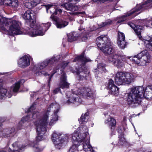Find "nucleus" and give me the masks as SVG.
I'll return each instance as SVG.
<instances>
[{
  "mask_svg": "<svg viewBox=\"0 0 152 152\" xmlns=\"http://www.w3.org/2000/svg\"><path fill=\"white\" fill-rule=\"evenodd\" d=\"M88 113H86L84 115H82L80 119L79 120L80 123L81 124H84L87 122L89 118Z\"/></svg>",
  "mask_w": 152,
  "mask_h": 152,
  "instance_id": "c9c22d12",
  "label": "nucleus"
},
{
  "mask_svg": "<svg viewBox=\"0 0 152 152\" xmlns=\"http://www.w3.org/2000/svg\"><path fill=\"white\" fill-rule=\"evenodd\" d=\"M4 85L3 80L2 79H0V99H4L6 97L8 98L11 97L12 93V91L11 88L6 89L1 88Z\"/></svg>",
  "mask_w": 152,
  "mask_h": 152,
  "instance_id": "9b49d317",
  "label": "nucleus"
},
{
  "mask_svg": "<svg viewBox=\"0 0 152 152\" xmlns=\"http://www.w3.org/2000/svg\"><path fill=\"white\" fill-rule=\"evenodd\" d=\"M147 41L148 42L146 43V48L148 50L152 51V37Z\"/></svg>",
  "mask_w": 152,
  "mask_h": 152,
  "instance_id": "58836bf2",
  "label": "nucleus"
},
{
  "mask_svg": "<svg viewBox=\"0 0 152 152\" xmlns=\"http://www.w3.org/2000/svg\"><path fill=\"white\" fill-rule=\"evenodd\" d=\"M132 89L142 98L144 97L145 89L142 86H139L133 88Z\"/></svg>",
  "mask_w": 152,
  "mask_h": 152,
  "instance_id": "a878e982",
  "label": "nucleus"
},
{
  "mask_svg": "<svg viewBox=\"0 0 152 152\" xmlns=\"http://www.w3.org/2000/svg\"><path fill=\"white\" fill-rule=\"evenodd\" d=\"M44 6L46 7L47 13L48 12V10H50V12L51 14H52L50 18L52 19V20L54 21H56L57 20V17L54 15H57L56 11V6L53 7L52 5L49 4L45 5Z\"/></svg>",
  "mask_w": 152,
  "mask_h": 152,
  "instance_id": "6ab92c4d",
  "label": "nucleus"
},
{
  "mask_svg": "<svg viewBox=\"0 0 152 152\" xmlns=\"http://www.w3.org/2000/svg\"><path fill=\"white\" fill-rule=\"evenodd\" d=\"M68 41L71 42L77 40L78 37V34L76 32H73L69 33L67 35Z\"/></svg>",
  "mask_w": 152,
  "mask_h": 152,
  "instance_id": "7c9ffc66",
  "label": "nucleus"
},
{
  "mask_svg": "<svg viewBox=\"0 0 152 152\" xmlns=\"http://www.w3.org/2000/svg\"><path fill=\"white\" fill-rule=\"evenodd\" d=\"M125 73L122 72H117L116 75L115 83L118 85L125 84Z\"/></svg>",
  "mask_w": 152,
  "mask_h": 152,
  "instance_id": "dca6fc26",
  "label": "nucleus"
},
{
  "mask_svg": "<svg viewBox=\"0 0 152 152\" xmlns=\"http://www.w3.org/2000/svg\"><path fill=\"white\" fill-rule=\"evenodd\" d=\"M24 4L25 7L29 9H31L37 5V3L34 0H26Z\"/></svg>",
  "mask_w": 152,
  "mask_h": 152,
  "instance_id": "473e14b6",
  "label": "nucleus"
},
{
  "mask_svg": "<svg viewBox=\"0 0 152 152\" xmlns=\"http://www.w3.org/2000/svg\"><path fill=\"white\" fill-rule=\"evenodd\" d=\"M71 138H72L73 140L75 141V144L78 145H80V142L81 141L84 140V139H85L83 138V137H81V135H80V137H79L78 133H75L72 135V134H70L68 136L66 135H65L64 136L63 139H64V141L65 142V144L67 142L68 139Z\"/></svg>",
  "mask_w": 152,
  "mask_h": 152,
  "instance_id": "4468645a",
  "label": "nucleus"
},
{
  "mask_svg": "<svg viewBox=\"0 0 152 152\" xmlns=\"http://www.w3.org/2000/svg\"><path fill=\"white\" fill-rule=\"evenodd\" d=\"M56 13H57V15L59 13H61L62 12V10L61 9H58L57 7L56 6Z\"/></svg>",
  "mask_w": 152,
  "mask_h": 152,
  "instance_id": "5fc2aeb1",
  "label": "nucleus"
},
{
  "mask_svg": "<svg viewBox=\"0 0 152 152\" xmlns=\"http://www.w3.org/2000/svg\"><path fill=\"white\" fill-rule=\"evenodd\" d=\"M66 77L64 74H63L60 78V81L58 84L60 88L62 89L68 88L69 87V84L66 81Z\"/></svg>",
  "mask_w": 152,
  "mask_h": 152,
  "instance_id": "aec40b11",
  "label": "nucleus"
},
{
  "mask_svg": "<svg viewBox=\"0 0 152 152\" xmlns=\"http://www.w3.org/2000/svg\"><path fill=\"white\" fill-rule=\"evenodd\" d=\"M121 40H125V35L124 33L118 31L117 41Z\"/></svg>",
  "mask_w": 152,
  "mask_h": 152,
  "instance_id": "a19ab883",
  "label": "nucleus"
},
{
  "mask_svg": "<svg viewBox=\"0 0 152 152\" xmlns=\"http://www.w3.org/2000/svg\"><path fill=\"white\" fill-rule=\"evenodd\" d=\"M105 22L107 26L112 24V21L110 19L107 20L105 21Z\"/></svg>",
  "mask_w": 152,
  "mask_h": 152,
  "instance_id": "4d7b16f0",
  "label": "nucleus"
},
{
  "mask_svg": "<svg viewBox=\"0 0 152 152\" xmlns=\"http://www.w3.org/2000/svg\"><path fill=\"white\" fill-rule=\"evenodd\" d=\"M106 86L109 91V93L115 96L118 95L119 88L114 84V81L112 79L109 80Z\"/></svg>",
  "mask_w": 152,
  "mask_h": 152,
  "instance_id": "ddd939ff",
  "label": "nucleus"
},
{
  "mask_svg": "<svg viewBox=\"0 0 152 152\" xmlns=\"http://www.w3.org/2000/svg\"><path fill=\"white\" fill-rule=\"evenodd\" d=\"M105 123L108 124L112 132L114 133L116 123L115 119L110 117L109 118L105 121Z\"/></svg>",
  "mask_w": 152,
  "mask_h": 152,
  "instance_id": "bb28decb",
  "label": "nucleus"
},
{
  "mask_svg": "<svg viewBox=\"0 0 152 152\" xmlns=\"http://www.w3.org/2000/svg\"><path fill=\"white\" fill-rule=\"evenodd\" d=\"M57 58L56 57H53L49 60H47L42 62L40 64L37 65L36 66L37 71L36 72L37 75H44L45 76H46L48 75L47 73H45L44 71H42V69L44 68L48 65H52L53 63L57 61Z\"/></svg>",
  "mask_w": 152,
  "mask_h": 152,
  "instance_id": "39448f33",
  "label": "nucleus"
},
{
  "mask_svg": "<svg viewBox=\"0 0 152 152\" xmlns=\"http://www.w3.org/2000/svg\"><path fill=\"white\" fill-rule=\"evenodd\" d=\"M77 61L81 62L83 64L91 61L90 59L88 58L85 56L84 54H82L76 57L73 61V62Z\"/></svg>",
  "mask_w": 152,
  "mask_h": 152,
  "instance_id": "cd10ccee",
  "label": "nucleus"
},
{
  "mask_svg": "<svg viewBox=\"0 0 152 152\" xmlns=\"http://www.w3.org/2000/svg\"><path fill=\"white\" fill-rule=\"evenodd\" d=\"M69 62H66L64 63L61 68V69H63L65 67H66L68 64Z\"/></svg>",
  "mask_w": 152,
  "mask_h": 152,
  "instance_id": "680f3d73",
  "label": "nucleus"
},
{
  "mask_svg": "<svg viewBox=\"0 0 152 152\" xmlns=\"http://www.w3.org/2000/svg\"><path fill=\"white\" fill-rule=\"evenodd\" d=\"M84 73V72H81L79 73L78 72L77 73V75H79V76L81 80H83V78H84L86 77V75H83Z\"/></svg>",
  "mask_w": 152,
  "mask_h": 152,
  "instance_id": "09e8293b",
  "label": "nucleus"
},
{
  "mask_svg": "<svg viewBox=\"0 0 152 152\" xmlns=\"http://www.w3.org/2000/svg\"><path fill=\"white\" fill-rule=\"evenodd\" d=\"M4 121V120H3L2 119H1V118L0 117V122H2Z\"/></svg>",
  "mask_w": 152,
  "mask_h": 152,
  "instance_id": "69168bd1",
  "label": "nucleus"
},
{
  "mask_svg": "<svg viewBox=\"0 0 152 152\" xmlns=\"http://www.w3.org/2000/svg\"><path fill=\"white\" fill-rule=\"evenodd\" d=\"M99 26L100 27H104L105 26H107V24H106V22H102L100 25Z\"/></svg>",
  "mask_w": 152,
  "mask_h": 152,
  "instance_id": "bf43d9fd",
  "label": "nucleus"
},
{
  "mask_svg": "<svg viewBox=\"0 0 152 152\" xmlns=\"http://www.w3.org/2000/svg\"><path fill=\"white\" fill-rule=\"evenodd\" d=\"M94 2L99 3L104 2H105L104 0H92Z\"/></svg>",
  "mask_w": 152,
  "mask_h": 152,
  "instance_id": "052dcab7",
  "label": "nucleus"
},
{
  "mask_svg": "<svg viewBox=\"0 0 152 152\" xmlns=\"http://www.w3.org/2000/svg\"><path fill=\"white\" fill-rule=\"evenodd\" d=\"M77 93L78 95H81L84 96L89 97L91 96V92L89 88H79L78 90H77Z\"/></svg>",
  "mask_w": 152,
  "mask_h": 152,
  "instance_id": "4be33fe9",
  "label": "nucleus"
},
{
  "mask_svg": "<svg viewBox=\"0 0 152 152\" xmlns=\"http://www.w3.org/2000/svg\"><path fill=\"white\" fill-rule=\"evenodd\" d=\"M55 21L56 22V25L57 27L59 28L65 27L68 24V22L65 20H61L58 21L57 18V20Z\"/></svg>",
  "mask_w": 152,
  "mask_h": 152,
  "instance_id": "f704fd0d",
  "label": "nucleus"
},
{
  "mask_svg": "<svg viewBox=\"0 0 152 152\" xmlns=\"http://www.w3.org/2000/svg\"><path fill=\"white\" fill-rule=\"evenodd\" d=\"M128 96V104L130 106L135 107L141 103L142 98L132 89Z\"/></svg>",
  "mask_w": 152,
  "mask_h": 152,
  "instance_id": "20e7f679",
  "label": "nucleus"
},
{
  "mask_svg": "<svg viewBox=\"0 0 152 152\" xmlns=\"http://www.w3.org/2000/svg\"><path fill=\"white\" fill-rule=\"evenodd\" d=\"M152 2V0H148L147 1H146L144 3H143V4H139L138 5H143V4H145L146 5H148V7H147V8H145V9H142V11L145 10V9H149L150 8H151V4H150V3Z\"/></svg>",
  "mask_w": 152,
  "mask_h": 152,
  "instance_id": "c03bdc74",
  "label": "nucleus"
},
{
  "mask_svg": "<svg viewBox=\"0 0 152 152\" xmlns=\"http://www.w3.org/2000/svg\"><path fill=\"white\" fill-rule=\"evenodd\" d=\"M39 115V113L38 112H34L32 114V118H33V119H35L36 118L38 117Z\"/></svg>",
  "mask_w": 152,
  "mask_h": 152,
  "instance_id": "de8ad7c7",
  "label": "nucleus"
},
{
  "mask_svg": "<svg viewBox=\"0 0 152 152\" xmlns=\"http://www.w3.org/2000/svg\"><path fill=\"white\" fill-rule=\"evenodd\" d=\"M25 80L23 79H21L18 82L16 83L11 87V89L12 92H16L18 91L20 87V85L21 83H24Z\"/></svg>",
  "mask_w": 152,
  "mask_h": 152,
  "instance_id": "c756f323",
  "label": "nucleus"
},
{
  "mask_svg": "<svg viewBox=\"0 0 152 152\" xmlns=\"http://www.w3.org/2000/svg\"><path fill=\"white\" fill-rule=\"evenodd\" d=\"M105 22L107 26L112 24V21L110 19L107 20L105 21Z\"/></svg>",
  "mask_w": 152,
  "mask_h": 152,
  "instance_id": "6e6d98bb",
  "label": "nucleus"
},
{
  "mask_svg": "<svg viewBox=\"0 0 152 152\" xmlns=\"http://www.w3.org/2000/svg\"><path fill=\"white\" fill-rule=\"evenodd\" d=\"M97 46L101 50L105 46L109 45L110 41L107 35H102L98 37L96 40Z\"/></svg>",
  "mask_w": 152,
  "mask_h": 152,
  "instance_id": "1a4fd4ad",
  "label": "nucleus"
},
{
  "mask_svg": "<svg viewBox=\"0 0 152 152\" xmlns=\"http://www.w3.org/2000/svg\"><path fill=\"white\" fill-rule=\"evenodd\" d=\"M61 134H59L56 132H54L52 134V139L53 142L56 148L58 149H60L63 146V144H65L64 139V137L63 138L59 140Z\"/></svg>",
  "mask_w": 152,
  "mask_h": 152,
  "instance_id": "9d476101",
  "label": "nucleus"
},
{
  "mask_svg": "<svg viewBox=\"0 0 152 152\" xmlns=\"http://www.w3.org/2000/svg\"><path fill=\"white\" fill-rule=\"evenodd\" d=\"M0 3L5 6L11 7L12 8L16 9L18 6L17 0H0Z\"/></svg>",
  "mask_w": 152,
  "mask_h": 152,
  "instance_id": "a211bd4d",
  "label": "nucleus"
},
{
  "mask_svg": "<svg viewBox=\"0 0 152 152\" xmlns=\"http://www.w3.org/2000/svg\"><path fill=\"white\" fill-rule=\"evenodd\" d=\"M36 107V104H33L30 108H28L26 111V113H29L30 112L33 110H34Z\"/></svg>",
  "mask_w": 152,
  "mask_h": 152,
  "instance_id": "49530a36",
  "label": "nucleus"
},
{
  "mask_svg": "<svg viewBox=\"0 0 152 152\" xmlns=\"http://www.w3.org/2000/svg\"><path fill=\"white\" fill-rule=\"evenodd\" d=\"M2 128L1 124H0V136L2 135L4 137H10L12 136L11 134L12 132H14L15 129L14 128H11L9 129H5L3 131V133L1 131Z\"/></svg>",
  "mask_w": 152,
  "mask_h": 152,
  "instance_id": "b1692460",
  "label": "nucleus"
},
{
  "mask_svg": "<svg viewBox=\"0 0 152 152\" xmlns=\"http://www.w3.org/2000/svg\"><path fill=\"white\" fill-rule=\"evenodd\" d=\"M124 142V138H122L121 139H119V141L118 143L119 145H122Z\"/></svg>",
  "mask_w": 152,
  "mask_h": 152,
  "instance_id": "864d4df0",
  "label": "nucleus"
},
{
  "mask_svg": "<svg viewBox=\"0 0 152 152\" xmlns=\"http://www.w3.org/2000/svg\"><path fill=\"white\" fill-rule=\"evenodd\" d=\"M125 84H129L131 83L135 78V76L131 73H125Z\"/></svg>",
  "mask_w": 152,
  "mask_h": 152,
  "instance_id": "72a5a7b5",
  "label": "nucleus"
},
{
  "mask_svg": "<svg viewBox=\"0 0 152 152\" xmlns=\"http://www.w3.org/2000/svg\"><path fill=\"white\" fill-rule=\"evenodd\" d=\"M29 27H28L26 30L27 33L30 36L34 37L37 36H42L44 34L43 31H46L51 26V23L48 22L45 24L36 25L34 22L30 23Z\"/></svg>",
  "mask_w": 152,
  "mask_h": 152,
  "instance_id": "7ed1b4c3",
  "label": "nucleus"
},
{
  "mask_svg": "<svg viewBox=\"0 0 152 152\" xmlns=\"http://www.w3.org/2000/svg\"><path fill=\"white\" fill-rule=\"evenodd\" d=\"M32 60V58L29 55L25 56L19 59L18 64L20 67H26L30 65V61Z\"/></svg>",
  "mask_w": 152,
  "mask_h": 152,
  "instance_id": "2eb2a0df",
  "label": "nucleus"
},
{
  "mask_svg": "<svg viewBox=\"0 0 152 152\" xmlns=\"http://www.w3.org/2000/svg\"><path fill=\"white\" fill-rule=\"evenodd\" d=\"M0 152H6L5 151H0Z\"/></svg>",
  "mask_w": 152,
  "mask_h": 152,
  "instance_id": "774afa93",
  "label": "nucleus"
},
{
  "mask_svg": "<svg viewBox=\"0 0 152 152\" xmlns=\"http://www.w3.org/2000/svg\"><path fill=\"white\" fill-rule=\"evenodd\" d=\"M105 65L102 64H99L98 66V70L100 73L103 72H105L106 70L105 68Z\"/></svg>",
  "mask_w": 152,
  "mask_h": 152,
  "instance_id": "4c0bfd02",
  "label": "nucleus"
},
{
  "mask_svg": "<svg viewBox=\"0 0 152 152\" xmlns=\"http://www.w3.org/2000/svg\"><path fill=\"white\" fill-rule=\"evenodd\" d=\"M145 152H152L151 151H148L146 150L145 151Z\"/></svg>",
  "mask_w": 152,
  "mask_h": 152,
  "instance_id": "338daca9",
  "label": "nucleus"
},
{
  "mask_svg": "<svg viewBox=\"0 0 152 152\" xmlns=\"http://www.w3.org/2000/svg\"><path fill=\"white\" fill-rule=\"evenodd\" d=\"M117 43L119 47L122 49H124L126 45V42L125 40L117 41Z\"/></svg>",
  "mask_w": 152,
  "mask_h": 152,
  "instance_id": "ea45409f",
  "label": "nucleus"
},
{
  "mask_svg": "<svg viewBox=\"0 0 152 152\" xmlns=\"http://www.w3.org/2000/svg\"><path fill=\"white\" fill-rule=\"evenodd\" d=\"M140 58V64L141 66H145L147 64L151 61V57L149 53L147 50H143L138 54Z\"/></svg>",
  "mask_w": 152,
  "mask_h": 152,
  "instance_id": "f8f14e48",
  "label": "nucleus"
},
{
  "mask_svg": "<svg viewBox=\"0 0 152 152\" xmlns=\"http://www.w3.org/2000/svg\"><path fill=\"white\" fill-rule=\"evenodd\" d=\"M83 29H84V28H83V27L81 26H80L79 28V30L80 31H82Z\"/></svg>",
  "mask_w": 152,
  "mask_h": 152,
  "instance_id": "e2e57ef3",
  "label": "nucleus"
},
{
  "mask_svg": "<svg viewBox=\"0 0 152 152\" xmlns=\"http://www.w3.org/2000/svg\"><path fill=\"white\" fill-rule=\"evenodd\" d=\"M80 0H66L67 2H71V3L73 4H76Z\"/></svg>",
  "mask_w": 152,
  "mask_h": 152,
  "instance_id": "8fccbe9b",
  "label": "nucleus"
},
{
  "mask_svg": "<svg viewBox=\"0 0 152 152\" xmlns=\"http://www.w3.org/2000/svg\"><path fill=\"white\" fill-rule=\"evenodd\" d=\"M69 152H78L77 147L75 145H72L70 148Z\"/></svg>",
  "mask_w": 152,
  "mask_h": 152,
  "instance_id": "37998d69",
  "label": "nucleus"
},
{
  "mask_svg": "<svg viewBox=\"0 0 152 152\" xmlns=\"http://www.w3.org/2000/svg\"><path fill=\"white\" fill-rule=\"evenodd\" d=\"M77 93L78 95H81L84 96L89 97L91 96V92L89 88H79L78 90H77Z\"/></svg>",
  "mask_w": 152,
  "mask_h": 152,
  "instance_id": "5701e85b",
  "label": "nucleus"
},
{
  "mask_svg": "<svg viewBox=\"0 0 152 152\" xmlns=\"http://www.w3.org/2000/svg\"><path fill=\"white\" fill-rule=\"evenodd\" d=\"M85 14V12H75L73 13L74 15H84Z\"/></svg>",
  "mask_w": 152,
  "mask_h": 152,
  "instance_id": "3c124183",
  "label": "nucleus"
},
{
  "mask_svg": "<svg viewBox=\"0 0 152 152\" xmlns=\"http://www.w3.org/2000/svg\"><path fill=\"white\" fill-rule=\"evenodd\" d=\"M138 55V54L134 56L133 57H130V59L133 62L135 63L138 65H141V57H138L139 56Z\"/></svg>",
  "mask_w": 152,
  "mask_h": 152,
  "instance_id": "e433bc0d",
  "label": "nucleus"
},
{
  "mask_svg": "<svg viewBox=\"0 0 152 152\" xmlns=\"http://www.w3.org/2000/svg\"><path fill=\"white\" fill-rule=\"evenodd\" d=\"M29 118L30 116L28 115H27L25 117L23 118L20 121L19 125H22L23 123L25 121H28Z\"/></svg>",
  "mask_w": 152,
  "mask_h": 152,
  "instance_id": "a18cd8bd",
  "label": "nucleus"
},
{
  "mask_svg": "<svg viewBox=\"0 0 152 152\" xmlns=\"http://www.w3.org/2000/svg\"><path fill=\"white\" fill-rule=\"evenodd\" d=\"M85 139L84 140L81 141L80 142L83 144V150L86 152H96L93 148L90 145L89 140L87 137H83Z\"/></svg>",
  "mask_w": 152,
  "mask_h": 152,
  "instance_id": "f3484780",
  "label": "nucleus"
},
{
  "mask_svg": "<svg viewBox=\"0 0 152 152\" xmlns=\"http://www.w3.org/2000/svg\"><path fill=\"white\" fill-rule=\"evenodd\" d=\"M56 72H57V71H56V72H55L53 73V74H52L51 75V76H50V77H49V82L50 81V79H51V78L53 76V74H54V73H55Z\"/></svg>",
  "mask_w": 152,
  "mask_h": 152,
  "instance_id": "0e129e2a",
  "label": "nucleus"
},
{
  "mask_svg": "<svg viewBox=\"0 0 152 152\" xmlns=\"http://www.w3.org/2000/svg\"><path fill=\"white\" fill-rule=\"evenodd\" d=\"M59 91H60V92L61 93V92L60 91V88L59 87V88H56L53 91L54 94H56Z\"/></svg>",
  "mask_w": 152,
  "mask_h": 152,
  "instance_id": "603ef678",
  "label": "nucleus"
},
{
  "mask_svg": "<svg viewBox=\"0 0 152 152\" xmlns=\"http://www.w3.org/2000/svg\"><path fill=\"white\" fill-rule=\"evenodd\" d=\"M128 25L132 28L136 34L138 36L139 39H141L142 36L141 33L142 30V27L140 26H136L132 23H129Z\"/></svg>",
  "mask_w": 152,
  "mask_h": 152,
  "instance_id": "412c9836",
  "label": "nucleus"
},
{
  "mask_svg": "<svg viewBox=\"0 0 152 152\" xmlns=\"http://www.w3.org/2000/svg\"><path fill=\"white\" fill-rule=\"evenodd\" d=\"M148 5L143 4L142 5L137 4L136 6L132 9L130 12H128L127 14H125L120 18L117 22V24L122 23L123 22L126 20L127 19V17L131 15L135 12H137L140 11L137 14H138L142 11V9L147 8Z\"/></svg>",
  "mask_w": 152,
  "mask_h": 152,
  "instance_id": "423d86ee",
  "label": "nucleus"
},
{
  "mask_svg": "<svg viewBox=\"0 0 152 152\" xmlns=\"http://www.w3.org/2000/svg\"><path fill=\"white\" fill-rule=\"evenodd\" d=\"M110 45V44L109 45L105 46L101 50L105 54H109L113 53L114 52V49Z\"/></svg>",
  "mask_w": 152,
  "mask_h": 152,
  "instance_id": "2f4dec72",
  "label": "nucleus"
},
{
  "mask_svg": "<svg viewBox=\"0 0 152 152\" xmlns=\"http://www.w3.org/2000/svg\"><path fill=\"white\" fill-rule=\"evenodd\" d=\"M51 108L54 109V113L51 115L50 125H53L58 120V116L57 114L59 110V105L56 103H53L48 108L46 114L42 118L38 120L36 123V129L37 132L36 140L31 144L33 150L35 152H40L43 150V148L40 147L39 145L38 142L42 140L43 134L46 131V126L48 118V114L50 111Z\"/></svg>",
  "mask_w": 152,
  "mask_h": 152,
  "instance_id": "f257e3e1",
  "label": "nucleus"
},
{
  "mask_svg": "<svg viewBox=\"0 0 152 152\" xmlns=\"http://www.w3.org/2000/svg\"><path fill=\"white\" fill-rule=\"evenodd\" d=\"M82 128V130H81L82 132L85 133L84 134V136H83L84 137H86L87 136V134H88V129L87 126H86L83 125L81 126V127Z\"/></svg>",
  "mask_w": 152,
  "mask_h": 152,
  "instance_id": "79ce46f5",
  "label": "nucleus"
},
{
  "mask_svg": "<svg viewBox=\"0 0 152 152\" xmlns=\"http://www.w3.org/2000/svg\"><path fill=\"white\" fill-rule=\"evenodd\" d=\"M123 56L119 54L115 53L108 58L107 61L118 68H120L124 65Z\"/></svg>",
  "mask_w": 152,
  "mask_h": 152,
  "instance_id": "0eeeda50",
  "label": "nucleus"
},
{
  "mask_svg": "<svg viewBox=\"0 0 152 152\" xmlns=\"http://www.w3.org/2000/svg\"><path fill=\"white\" fill-rule=\"evenodd\" d=\"M73 92L72 93L68 91L66 93V96L68 99L66 103L68 104H74L77 105L81 102L82 100L77 95V91H73Z\"/></svg>",
  "mask_w": 152,
  "mask_h": 152,
  "instance_id": "6e6552de",
  "label": "nucleus"
},
{
  "mask_svg": "<svg viewBox=\"0 0 152 152\" xmlns=\"http://www.w3.org/2000/svg\"><path fill=\"white\" fill-rule=\"evenodd\" d=\"M0 28L4 32H8L12 34H20L22 32L20 30L19 22L15 20H7L3 18L0 15Z\"/></svg>",
  "mask_w": 152,
  "mask_h": 152,
  "instance_id": "f03ea898",
  "label": "nucleus"
},
{
  "mask_svg": "<svg viewBox=\"0 0 152 152\" xmlns=\"http://www.w3.org/2000/svg\"><path fill=\"white\" fill-rule=\"evenodd\" d=\"M69 3V2H68ZM69 4H68L66 3L63 4L61 5V6L65 8L66 10H69L71 11H75L77 10L79 8L78 7L75 6L73 4L71 3V2Z\"/></svg>",
  "mask_w": 152,
  "mask_h": 152,
  "instance_id": "393cba45",
  "label": "nucleus"
},
{
  "mask_svg": "<svg viewBox=\"0 0 152 152\" xmlns=\"http://www.w3.org/2000/svg\"><path fill=\"white\" fill-rule=\"evenodd\" d=\"M88 39V37L87 36V35L83 36L82 37V40L83 41H85L87 39Z\"/></svg>",
  "mask_w": 152,
  "mask_h": 152,
  "instance_id": "13d9d810",
  "label": "nucleus"
},
{
  "mask_svg": "<svg viewBox=\"0 0 152 152\" xmlns=\"http://www.w3.org/2000/svg\"><path fill=\"white\" fill-rule=\"evenodd\" d=\"M33 16V12L30 10H29L26 11L23 14V17L25 20H29L32 19V17Z\"/></svg>",
  "mask_w": 152,
  "mask_h": 152,
  "instance_id": "c85d7f7f",
  "label": "nucleus"
}]
</instances>
